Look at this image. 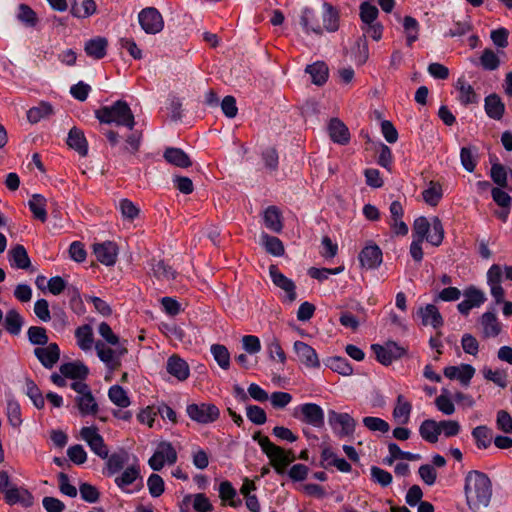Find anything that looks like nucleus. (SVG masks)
Here are the masks:
<instances>
[{
	"mask_svg": "<svg viewBox=\"0 0 512 512\" xmlns=\"http://www.w3.org/2000/svg\"><path fill=\"white\" fill-rule=\"evenodd\" d=\"M466 504L472 512L488 507L492 498L490 478L478 470L469 471L464 479Z\"/></svg>",
	"mask_w": 512,
	"mask_h": 512,
	"instance_id": "obj_1",
	"label": "nucleus"
},
{
	"mask_svg": "<svg viewBox=\"0 0 512 512\" xmlns=\"http://www.w3.org/2000/svg\"><path fill=\"white\" fill-rule=\"evenodd\" d=\"M95 117L100 123L115 124L129 130H133L136 124L130 106L123 100H117L111 105L102 106L95 110Z\"/></svg>",
	"mask_w": 512,
	"mask_h": 512,
	"instance_id": "obj_2",
	"label": "nucleus"
},
{
	"mask_svg": "<svg viewBox=\"0 0 512 512\" xmlns=\"http://www.w3.org/2000/svg\"><path fill=\"white\" fill-rule=\"evenodd\" d=\"M413 239L426 240L432 246L441 245L444 239V228L438 217L430 223L426 217L421 216L414 220L412 228Z\"/></svg>",
	"mask_w": 512,
	"mask_h": 512,
	"instance_id": "obj_3",
	"label": "nucleus"
},
{
	"mask_svg": "<svg viewBox=\"0 0 512 512\" xmlns=\"http://www.w3.org/2000/svg\"><path fill=\"white\" fill-rule=\"evenodd\" d=\"M253 440L258 443L262 451L270 459L277 473L282 474L284 468L293 460L290 452H286L283 448L272 443L267 436L256 433L253 435Z\"/></svg>",
	"mask_w": 512,
	"mask_h": 512,
	"instance_id": "obj_4",
	"label": "nucleus"
},
{
	"mask_svg": "<svg viewBox=\"0 0 512 512\" xmlns=\"http://www.w3.org/2000/svg\"><path fill=\"white\" fill-rule=\"evenodd\" d=\"M487 285L490 288V294L496 304L503 303L502 313L505 317L512 316V302L504 301L505 291L501 286L502 269L499 264H493L487 271Z\"/></svg>",
	"mask_w": 512,
	"mask_h": 512,
	"instance_id": "obj_5",
	"label": "nucleus"
},
{
	"mask_svg": "<svg viewBox=\"0 0 512 512\" xmlns=\"http://www.w3.org/2000/svg\"><path fill=\"white\" fill-rule=\"evenodd\" d=\"M116 486L127 494L138 492L143 487L140 467L135 463L127 466L114 480Z\"/></svg>",
	"mask_w": 512,
	"mask_h": 512,
	"instance_id": "obj_6",
	"label": "nucleus"
},
{
	"mask_svg": "<svg viewBox=\"0 0 512 512\" xmlns=\"http://www.w3.org/2000/svg\"><path fill=\"white\" fill-rule=\"evenodd\" d=\"M70 387L78 394L75 398L82 416L93 415L98 411V404L92 395L90 387L84 381H73Z\"/></svg>",
	"mask_w": 512,
	"mask_h": 512,
	"instance_id": "obj_7",
	"label": "nucleus"
},
{
	"mask_svg": "<svg viewBox=\"0 0 512 512\" xmlns=\"http://www.w3.org/2000/svg\"><path fill=\"white\" fill-rule=\"evenodd\" d=\"M186 413L192 421L202 425L213 423L220 417L219 408L215 404L206 402L187 405Z\"/></svg>",
	"mask_w": 512,
	"mask_h": 512,
	"instance_id": "obj_8",
	"label": "nucleus"
},
{
	"mask_svg": "<svg viewBox=\"0 0 512 512\" xmlns=\"http://www.w3.org/2000/svg\"><path fill=\"white\" fill-rule=\"evenodd\" d=\"M328 423L333 432L340 438L351 437L356 430V420L349 413L328 411Z\"/></svg>",
	"mask_w": 512,
	"mask_h": 512,
	"instance_id": "obj_9",
	"label": "nucleus"
},
{
	"mask_svg": "<svg viewBox=\"0 0 512 512\" xmlns=\"http://www.w3.org/2000/svg\"><path fill=\"white\" fill-rule=\"evenodd\" d=\"M95 350L98 358L110 370L117 369L121 364V358L127 353L125 345L109 347L103 341H96Z\"/></svg>",
	"mask_w": 512,
	"mask_h": 512,
	"instance_id": "obj_10",
	"label": "nucleus"
},
{
	"mask_svg": "<svg viewBox=\"0 0 512 512\" xmlns=\"http://www.w3.org/2000/svg\"><path fill=\"white\" fill-rule=\"evenodd\" d=\"M177 452L170 442H160L153 455L148 460V465L154 471H160L166 464L173 465L177 461Z\"/></svg>",
	"mask_w": 512,
	"mask_h": 512,
	"instance_id": "obj_11",
	"label": "nucleus"
},
{
	"mask_svg": "<svg viewBox=\"0 0 512 512\" xmlns=\"http://www.w3.org/2000/svg\"><path fill=\"white\" fill-rule=\"evenodd\" d=\"M138 22L146 34H157L164 28L161 13L154 7H146L138 14Z\"/></svg>",
	"mask_w": 512,
	"mask_h": 512,
	"instance_id": "obj_12",
	"label": "nucleus"
},
{
	"mask_svg": "<svg viewBox=\"0 0 512 512\" xmlns=\"http://www.w3.org/2000/svg\"><path fill=\"white\" fill-rule=\"evenodd\" d=\"M269 274L273 284L283 291V301L289 304L293 303L297 297L296 285L293 280L286 277L275 265L270 266Z\"/></svg>",
	"mask_w": 512,
	"mask_h": 512,
	"instance_id": "obj_13",
	"label": "nucleus"
},
{
	"mask_svg": "<svg viewBox=\"0 0 512 512\" xmlns=\"http://www.w3.org/2000/svg\"><path fill=\"white\" fill-rule=\"evenodd\" d=\"M80 436L98 457L102 459L108 457L109 449L95 426L83 427Z\"/></svg>",
	"mask_w": 512,
	"mask_h": 512,
	"instance_id": "obj_14",
	"label": "nucleus"
},
{
	"mask_svg": "<svg viewBox=\"0 0 512 512\" xmlns=\"http://www.w3.org/2000/svg\"><path fill=\"white\" fill-rule=\"evenodd\" d=\"M371 349L374 352L376 359L381 364L388 366L393 361L401 358L405 350L395 342H387L385 345L373 344Z\"/></svg>",
	"mask_w": 512,
	"mask_h": 512,
	"instance_id": "obj_15",
	"label": "nucleus"
},
{
	"mask_svg": "<svg viewBox=\"0 0 512 512\" xmlns=\"http://www.w3.org/2000/svg\"><path fill=\"white\" fill-rule=\"evenodd\" d=\"M464 299L457 305L462 315H468L473 308L480 307L485 301V293L475 286L467 287L463 292Z\"/></svg>",
	"mask_w": 512,
	"mask_h": 512,
	"instance_id": "obj_16",
	"label": "nucleus"
},
{
	"mask_svg": "<svg viewBox=\"0 0 512 512\" xmlns=\"http://www.w3.org/2000/svg\"><path fill=\"white\" fill-rule=\"evenodd\" d=\"M301 416L300 420L315 428H321L324 425V411L315 403H304L296 408Z\"/></svg>",
	"mask_w": 512,
	"mask_h": 512,
	"instance_id": "obj_17",
	"label": "nucleus"
},
{
	"mask_svg": "<svg viewBox=\"0 0 512 512\" xmlns=\"http://www.w3.org/2000/svg\"><path fill=\"white\" fill-rule=\"evenodd\" d=\"M358 258L363 268L371 270L381 265L383 254L378 245L369 243L361 250Z\"/></svg>",
	"mask_w": 512,
	"mask_h": 512,
	"instance_id": "obj_18",
	"label": "nucleus"
},
{
	"mask_svg": "<svg viewBox=\"0 0 512 512\" xmlns=\"http://www.w3.org/2000/svg\"><path fill=\"white\" fill-rule=\"evenodd\" d=\"M4 499L11 506L20 505L28 508L34 504L33 495L24 487L11 486L9 489H6Z\"/></svg>",
	"mask_w": 512,
	"mask_h": 512,
	"instance_id": "obj_19",
	"label": "nucleus"
},
{
	"mask_svg": "<svg viewBox=\"0 0 512 512\" xmlns=\"http://www.w3.org/2000/svg\"><path fill=\"white\" fill-rule=\"evenodd\" d=\"M298 360L307 368H319L320 360L315 349L303 341H295L293 344Z\"/></svg>",
	"mask_w": 512,
	"mask_h": 512,
	"instance_id": "obj_20",
	"label": "nucleus"
},
{
	"mask_svg": "<svg viewBox=\"0 0 512 512\" xmlns=\"http://www.w3.org/2000/svg\"><path fill=\"white\" fill-rule=\"evenodd\" d=\"M93 252L97 260L103 265L113 266L116 263L118 248L116 243L112 241L94 244Z\"/></svg>",
	"mask_w": 512,
	"mask_h": 512,
	"instance_id": "obj_21",
	"label": "nucleus"
},
{
	"mask_svg": "<svg viewBox=\"0 0 512 512\" xmlns=\"http://www.w3.org/2000/svg\"><path fill=\"white\" fill-rule=\"evenodd\" d=\"M475 374V368L470 364H461L458 366H448L444 369V375L450 380H457L462 385H469Z\"/></svg>",
	"mask_w": 512,
	"mask_h": 512,
	"instance_id": "obj_22",
	"label": "nucleus"
},
{
	"mask_svg": "<svg viewBox=\"0 0 512 512\" xmlns=\"http://www.w3.org/2000/svg\"><path fill=\"white\" fill-rule=\"evenodd\" d=\"M34 354L45 368L51 369L59 360L60 349L56 343H50L45 347L35 348Z\"/></svg>",
	"mask_w": 512,
	"mask_h": 512,
	"instance_id": "obj_23",
	"label": "nucleus"
},
{
	"mask_svg": "<svg viewBox=\"0 0 512 512\" xmlns=\"http://www.w3.org/2000/svg\"><path fill=\"white\" fill-rule=\"evenodd\" d=\"M106 459V468L108 475L119 473L130 460V454L123 448L118 449L112 454H108Z\"/></svg>",
	"mask_w": 512,
	"mask_h": 512,
	"instance_id": "obj_24",
	"label": "nucleus"
},
{
	"mask_svg": "<svg viewBox=\"0 0 512 512\" xmlns=\"http://www.w3.org/2000/svg\"><path fill=\"white\" fill-rule=\"evenodd\" d=\"M417 314L421 318V323L424 326L430 325L436 329L443 325V318L438 308L433 304L420 307Z\"/></svg>",
	"mask_w": 512,
	"mask_h": 512,
	"instance_id": "obj_25",
	"label": "nucleus"
},
{
	"mask_svg": "<svg viewBox=\"0 0 512 512\" xmlns=\"http://www.w3.org/2000/svg\"><path fill=\"white\" fill-rule=\"evenodd\" d=\"M167 372L177 378L179 381L186 380L190 375V369L187 362L177 355H172L166 363Z\"/></svg>",
	"mask_w": 512,
	"mask_h": 512,
	"instance_id": "obj_26",
	"label": "nucleus"
},
{
	"mask_svg": "<svg viewBox=\"0 0 512 512\" xmlns=\"http://www.w3.org/2000/svg\"><path fill=\"white\" fill-rule=\"evenodd\" d=\"M300 25L302 26L305 33H315L322 35L323 28L317 18L316 12L309 7H305L301 11Z\"/></svg>",
	"mask_w": 512,
	"mask_h": 512,
	"instance_id": "obj_27",
	"label": "nucleus"
},
{
	"mask_svg": "<svg viewBox=\"0 0 512 512\" xmlns=\"http://www.w3.org/2000/svg\"><path fill=\"white\" fill-rule=\"evenodd\" d=\"M67 145L75 150L80 156H86L88 154V142L84 135V132L73 127L70 129L67 137Z\"/></svg>",
	"mask_w": 512,
	"mask_h": 512,
	"instance_id": "obj_28",
	"label": "nucleus"
},
{
	"mask_svg": "<svg viewBox=\"0 0 512 512\" xmlns=\"http://www.w3.org/2000/svg\"><path fill=\"white\" fill-rule=\"evenodd\" d=\"M480 324L485 337H496L501 332V323L494 311H486L480 318Z\"/></svg>",
	"mask_w": 512,
	"mask_h": 512,
	"instance_id": "obj_29",
	"label": "nucleus"
},
{
	"mask_svg": "<svg viewBox=\"0 0 512 512\" xmlns=\"http://www.w3.org/2000/svg\"><path fill=\"white\" fill-rule=\"evenodd\" d=\"M484 109L489 118L500 120L505 112V104L499 95L493 93L485 97Z\"/></svg>",
	"mask_w": 512,
	"mask_h": 512,
	"instance_id": "obj_30",
	"label": "nucleus"
},
{
	"mask_svg": "<svg viewBox=\"0 0 512 512\" xmlns=\"http://www.w3.org/2000/svg\"><path fill=\"white\" fill-rule=\"evenodd\" d=\"M59 370L64 377L74 381H83L89 373L88 367L81 362L64 363Z\"/></svg>",
	"mask_w": 512,
	"mask_h": 512,
	"instance_id": "obj_31",
	"label": "nucleus"
},
{
	"mask_svg": "<svg viewBox=\"0 0 512 512\" xmlns=\"http://www.w3.org/2000/svg\"><path fill=\"white\" fill-rule=\"evenodd\" d=\"M322 10V28L327 32H336L339 29L338 10L328 2L323 3Z\"/></svg>",
	"mask_w": 512,
	"mask_h": 512,
	"instance_id": "obj_32",
	"label": "nucleus"
},
{
	"mask_svg": "<svg viewBox=\"0 0 512 512\" xmlns=\"http://www.w3.org/2000/svg\"><path fill=\"white\" fill-rule=\"evenodd\" d=\"M10 265L17 269H28L30 267V258L23 245H16L8 252Z\"/></svg>",
	"mask_w": 512,
	"mask_h": 512,
	"instance_id": "obj_33",
	"label": "nucleus"
},
{
	"mask_svg": "<svg viewBox=\"0 0 512 512\" xmlns=\"http://www.w3.org/2000/svg\"><path fill=\"white\" fill-rule=\"evenodd\" d=\"M328 131L331 139L338 144H346L350 140V133L346 125L339 119H331Z\"/></svg>",
	"mask_w": 512,
	"mask_h": 512,
	"instance_id": "obj_34",
	"label": "nucleus"
},
{
	"mask_svg": "<svg viewBox=\"0 0 512 512\" xmlns=\"http://www.w3.org/2000/svg\"><path fill=\"white\" fill-rule=\"evenodd\" d=\"M264 225L274 233H280L283 229L282 215L276 206H269L263 214Z\"/></svg>",
	"mask_w": 512,
	"mask_h": 512,
	"instance_id": "obj_35",
	"label": "nucleus"
},
{
	"mask_svg": "<svg viewBox=\"0 0 512 512\" xmlns=\"http://www.w3.org/2000/svg\"><path fill=\"white\" fill-rule=\"evenodd\" d=\"M456 88L459 91L458 100L462 105L467 106L470 104H477L479 102V95L463 78H459L457 80Z\"/></svg>",
	"mask_w": 512,
	"mask_h": 512,
	"instance_id": "obj_36",
	"label": "nucleus"
},
{
	"mask_svg": "<svg viewBox=\"0 0 512 512\" xmlns=\"http://www.w3.org/2000/svg\"><path fill=\"white\" fill-rule=\"evenodd\" d=\"M305 72L310 75L312 83L318 86L326 83L329 74L328 66L323 61L307 65Z\"/></svg>",
	"mask_w": 512,
	"mask_h": 512,
	"instance_id": "obj_37",
	"label": "nucleus"
},
{
	"mask_svg": "<svg viewBox=\"0 0 512 512\" xmlns=\"http://www.w3.org/2000/svg\"><path fill=\"white\" fill-rule=\"evenodd\" d=\"M107 45L105 38L95 37L85 43L84 50L89 57L99 60L106 55Z\"/></svg>",
	"mask_w": 512,
	"mask_h": 512,
	"instance_id": "obj_38",
	"label": "nucleus"
},
{
	"mask_svg": "<svg viewBox=\"0 0 512 512\" xmlns=\"http://www.w3.org/2000/svg\"><path fill=\"white\" fill-rule=\"evenodd\" d=\"M163 156L168 163L180 168H188L192 165L189 156L180 148H167Z\"/></svg>",
	"mask_w": 512,
	"mask_h": 512,
	"instance_id": "obj_39",
	"label": "nucleus"
},
{
	"mask_svg": "<svg viewBox=\"0 0 512 512\" xmlns=\"http://www.w3.org/2000/svg\"><path fill=\"white\" fill-rule=\"evenodd\" d=\"M4 327L11 335H18L24 324V319L16 309H10L3 316Z\"/></svg>",
	"mask_w": 512,
	"mask_h": 512,
	"instance_id": "obj_40",
	"label": "nucleus"
},
{
	"mask_svg": "<svg viewBox=\"0 0 512 512\" xmlns=\"http://www.w3.org/2000/svg\"><path fill=\"white\" fill-rule=\"evenodd\" d=\"M75 338L77 341V345L83 351H89L92 347H95L93 330L90 325H82L78 327L75 331Z\"/></svg>",
	"mask_w": 512,
	"mask_h": 512,
	"instance_id": "obj_41",
	"label": "nucleus"
},
{
	"mask_svg": "<svg viewBox=\"0 0 512 512\" xmlns=\"http://www.w3.org/2000/svg\"><path fill=\"white\" fill-rule=\"evenodd\" d=\"M419 434L428 443H436L440 435L439 422L426 419L419 427Z\"/></svg>",
	"mask_w": 512,
	"mask_h": 512,
	"instance_id": "obj_42",
	"label": "nucleus"
},
{
	"mask_svg": "<svg viewBox=\"0 0 512 512\" xmlns=\"http://www.w3.org/2000/svg\"><path fill=\"white\" fill-rule=\"evenodd\" d=\"M33 217L41 222L47 220L46 199L40 194H33L28 201Z\"/></svg>",
	"mask_w": 512,
	"mask_h": 512,
	"instance_id": "obj_43",
	"label": "nucleus"
},
{
	"mask_svg": "<svg viewBox=\"0 0 512 512\" xmlns=\"http://www.w3.org/2000/svg\"><path fill=\"white\" fill-rule=\"evenodd\" d=\"M151 269L153 271V275L163 281H170L176 278V271L166 264L163 260H155L151 261Z\"/></svg>",
	"mask_w": 512,
	"mask_h": 512,
	"instance_id": "obj_44",
	"label": "nucleus"
},
{
	"mask_svg": "<svg viewBox=\"0 0 512 512\" xmlns=\"http://www.w3.org/2000/svg\"><path fill=\"white\" fill-rule=\"evenodd\" d=\"M472 437L479 449H487L493 440L492 429L485 426H477L472 430Z\"/></svg>",
	"mask_w": 512,
	"mask_h": 512,
	"instance_id": "obj_45",
	"label": "nucleus"
},
{
	"mask_svg": "<svg viewBox=\"0 0 512 512\" xmlns=\"http://www.w3.org/2000/svg\"><path fill=\"white\" fill-rule=\"evenodd\" d=\"M412 411V405L408 402L403 395H399L397 397L396 406L393 410V417L400 424H407L410 419V414Z\"/></svg>",
	"mask_w": 512,
	"mask_h": 512,
	"instance_id": "obj_46",
	"label": "nucleus"
},
{
	"mask_svg": "<svg viewBox=\"0 0 512 512\" xmlns=\"http://www.w3.org/2000/svg\"><path fill=\"white\" fill-rule=\"evenodd\" d=\"M325 365L334 372L343 376H349L353 373V368L349 361L344 357H329L325 360Z\"/></svg>",
	"mask_w": 512,
	"mask_h": 512,
	"instance_id": "obj_47",
	"label": "nucleus"
},
{
	"mask_svg": "<svg viewBox=\"0 0 512 512\" xmlns=\"http://www.w3.org/2000/svg\"><path fill=\"white\" fill-rule=\"evenodd\" d=\"M110 401L120 408H127L130 404V398L127 391L120 385H113L108 390Z\"/></svg>",
	"mask_w": 512,
	"mask_h": 512,
	"instance_id": "obj_48",
	"label": "nucleus"
},
{
	"mask_svg": "<svg viewBox=\"0 0 512 512\" xmlns=\"http://www.w3.org/2000/svg\"><path fill=\"white\" fill-rule=\"evenodd\" d=\"M210 352L221 369L228 370L230 368V353L226 346L213 344L210 347Z\"/></svg>",
	"mask_w": 512,
	"mask_h": 512,
	"instance_id": "obj_49",
	"label": "nucleus"
},
{
	"mask_svg": "<svg viewBox=\"0 0 512 512\" xmlns=\"http://www.w3.org/2000/svg\"><path fill=\"white\" fill-rule=\"evenodd\" d=\"M403 28L406 36V44L411 47L413 43L418 40L419 23L415 18L405 16L403 19Z\"/></svg>",
	"mask_w": 512,
	"mask_h": 512,
	"instance_id": "obj_50",
	"label": "nucleus"
},
{
	"mask_svg": "<svg viewBox=\"0 0 512 512\" xmlns=\"http://www.w3.org/2000/svg\"><path fill=\"white\" fill-rule=\"evenodd\" d=\"M219 495L223 501H228L229 505L237 508L242 504L239 498H236L237 492L229 481H223L219 486Z\"/></svg>",
	"mask_w": 512,
	"mask_h": 512,
	"instance_id": "obj_51",
	"label": "nucleus"
},
{
	"mask_svg": "<svg viewBox=\"0 0 512 512\" xmlns=\"http://www.w3.org/2000/svg\"><path fill=\"white\" fill-rule=\"evenodd\" d=\"M52 113V106L47 102H41L38 106L32 107L28 110L27 118L31 123H37L40 120L50 116Z\"/></svg>",
	"mask_w": 512,
	"mask_h": 512,
	"instance_id": "obj_52",
	"label": "nucleus"
},
{
	"mask_svg": "<svg viewBox=\"0 0 512 512\" xmlns=\"http://www.w3.org/2000/svg\"><path fill=\"white\" fill-rule=\"evenodd\" d=\"M261 240L268 253L277 257L284 254V246L279 238L263 233L261 235Z\"/></svg>",
	"mask_w": 512,
	"mask_h": 512,
	"instance_id": "obj_53",
	"label": "nucleus"
},
{
	"mask_svg": "<svg viewBox=\"0 0 512 512\" xmlns=\"http://www.w3.org/2000/svg\"><path fill=\"white\" fill-rule=\"evenodd\" d=\"M509 173L512 176V170H509ZM490 177L492 181L498 185V187L501 188H507L508 187V170L499 163H494L491 166L490 170Z\"/></svg>",
	"mask_w": 512,
	"mask_h": 512,
	"instance_id": "obj_54",
	"label": "nucleus"
},
{
	"mask_svg": "<svg viewBox=\"0 0 512 512\" xmlns=\"http://www.w3.org/2000/svg\"><path fill=\"white\" fill-rule=\"evenodd\" d=\"M25 391L26 395L30 398L32 403L37 409H42L45 405L44 397L38 388V386L35 384L34 381L31 379H26L25 381Z\"/></svg>",
	"mask_w": 512,
	"mask_h": 512,
	"instance_id": "obj_55",
	"label": "nucleus"
},
{
	"mask_svg": "<svg viewBox=\"0 0 512 512\" xmlns=\"http://www.w3.org/2000/svg\"><path fill=\"white\" fill-rule=\"evenodd\" d=\"M98 333L102 337L103 342L110 346L124 345L119 337L113 332L110 325L106 322H101L98 325Z\"/></svg>",
	"mask_w": 512,
	"mask_h": 512,
	"instance_id": "obj_56",
	"label": "nucleus"
},
{
	"mask_svg": "<svg viewBox=\"0 0 512 512\" xmlns=\"http://www.w3.org/2000/svg\"><path fill=\"white\" fill-rule=\"evenodd\" d=\"M362 422L372 432L387 433L390 429L389 423L379 417L367 416L363 418Z\"/></svg>",
	"mask_w": 512,
	"mask_h": 512,
	"instance_id": "obj_57",
	"label": "nucleus"
},
{
	"mask_svg": "<svg viewBox=\"0 0 512 512\" xmlns=\"http://www.w3.org/2000/svg\"><path fill=\"white\" fill-rule=\"evenodd\" d=\"M443 195L442 187L437 183H431L430 186L422 192L424 201L430 206H436Z\"/></svg>",
	"mask_w": 512,
	"mask_h": 512,
	"instance_id": "obj_58",
	"label": "nucleus"
},
{
	"mask_svg": "<svg viewBox=\"0 0 512 512\" xmlns=\"http://www.w3.org/2000/svg\"><path fill=\"white\" fill-rule=\"evenodd\" d=\"M480 64L488 71L496 70L500 66V59L492 49H485L480 57Z\"/></svg>",
	"mask_w": 512,
	"mask_h": 512,
	"instance_id": "obj_59",
	"label": "nucleus"
},
{
	"mask_svg": "<svg viewBox=\"0 0 512 512\" xmlns=\"http://www.w3.org/2000/svg\"><path fill=\"white\" fill-rule=\"evenodd\" d=\"M27 336L31 344L44 346L48 343L46 329L39 326H31L27 331Z\"/></svg>",
	"mask_w": 512,
	"mask_h": 512,
	"instance_id": "obj_60",
	"label": "nucleus"
},
{
	"mask_svg": "<svg viewBox=\"0 0 512 512\" xmlns=\"http://www.w3.org/2000/svg\"><path fill=\"white\" fill-rule=\"evenodd\" d=\"M147 486L150 495L154 498L161 496L165 490V483L163 478L155 473L148 477Z\"/></svg>",
	"mask_w": 512,
	"mask_h": 512,
	"instance_id": "obj_61",
	"label": "nucleus"
},
{
	"mask_svg": "<svg viewBox=\"0 0 512 512\" xmlns=\"http://www.w3.org/2000/svg\"><path fill=\"white\" fill-rule=\"evenodd\" d=\"M378 13L379 12L377 7L369 2H363L360 5V18L363 24H371L372 22H376Z\"/></svg>",
	"mask_w": 512,
	"mask_h": 512,
	"instance_id": "obj_62",
	"label": "nucleus"
},
{
	"mask_svg": "<svg viewBox=\"0 0 512 512\" xmlns=\"http://www.w3.org/2000/svg\"><path fill=\"white\" fill-rule=\"evenodd\" d=\"M247 418L256 425H263L267 421L266 412L257 405H248L246 407Z\"/></svg>",
	"mask_w": 512,
	"mask_h": 512,
	"instance_id": "obj_63",
	"label": "nucleus"
},
{
	"mask_svg": "<svg viewBox=\"0 0 512 512\" xmlns=\"http://www.w3.org/2000/svg\"><path fill=\"white\" fill-rule=\"evenodd\" d=\"M496 426L500 431H502L506 434H512V417H511V415L505 410H499L497 412V417H496Z\"/></svg>",
	"mask_w": 512,
	"mask_h": 512,
	"instance_id": "obj_64",
	"label": "nucleus"
}]
</instances>
